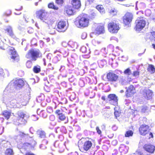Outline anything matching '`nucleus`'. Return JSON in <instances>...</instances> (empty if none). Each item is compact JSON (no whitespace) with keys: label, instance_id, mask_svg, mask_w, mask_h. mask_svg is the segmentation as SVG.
Here are the masks:
<instances>
[{"label":"nucleus","instance_id":"nucleus-40","mask_svg":"<svg viewBox=\"0 0 155 155\" xmlns=\"http://www.w3.org/2000/svg\"><path fill=\"white\" fill-rule=\"evenodd\" d=\"M16 101L15 99L12 100L10 101V104L12 107L15 108L16 107Z\"/></svg>","mask_w":155,"mask_h":155},{"label":"nucleus","instance_id":"nucleus-14","mask_svg":"<svg viewBox=\"0 0 155 155\" xmlns=\"http://www.w3.org/2000/svg\"><path fill=\"white\" fill-rule=\"evenodd\" d=\"M105 32L104 25L103 24L98 25L95 29L94 33L95 35H98L104 34Z\"/></svg>","mask_w":155,"mask_h":155},{"label":"nucleus","instance_id":"nucleus-51","mask_svg":"<svg viewBox=\"0 0 155 155\" xmlns=\"http://www.w3.org/2000/svg\"><path fill=\"white\" fill-rule=\"evenodd\" d=\"M49 119L51 121H53L55 119V117L54 115H51L49 117Z\"/></svg>","mask_w":155,"mask_h":155},{"label":"nucleus","instance_id":"nucleus-17","mask_svg":"<svg viewBox=\"0 0 155 155\" xmlns=\"http://www.w3.org/2000/svg\"><path fill=\"white\" fill-rule=\"evenodd\" d=\"M144 149L147 152L153 153L155 150V146L150 144H146L143 147Z\"/></svg>","mask_w":155,"mask_h":155},{"label":"nucleus","instance_id":"nucleus-44","mask_svg":"<svg viewBox=\"0 0 155 155\" xmlns=\"http://www.w3.org/2000/svg\"><path fill=\"white\" fill-rule=\"evenodd\" d=\"M63 111L62 109H58L56 110L55 111V113L57 115V116H59L62 113H63L62 112Z\"/></svg>","mask_w":155,"mask_h":155},{"label":"nucleus","instance_id":"nucleus-37","mask_svg":"<svg viewBox=\"0 0 155 155\" xmlns=\"http://www.w3.org/2000/svg\"><path fill=\"white\" fill-rule=\"evenodd\" d=\"M38 114L41 117L44 118L48 116L45 110H41Z\"/></svg>","mask_w":155,"mask_h":155},{"label":"nucleus","instance_id":"nucleus-11","mask_svg":"<svg viewBox=\"0 0 155 155\" xmlns=\"http://www.w3.org/2000/svg\"><path fill=\"white\" fill-rule=\"evenodd\" d=\"M125 95L127 97H132L136 93V89L133 85H130L128 87H126Z\"/></svg>","mask_w":155,"mask_h":155},{"label":"nucleus","instance_id":"nucleus-33","mask_svg":"<svg viewBox=\"0 0 155 155\" xmlns=\"http://www.w3.org/2000/svg\"><path fill=\"white\" fill-rule=\"evenodd\" d=\"M44 84L45 86V87H44L45 90L47 92H50V89H48V90H46V88L48 87L49 84V83L47 79H44Z\"/></svg>","mask_w":155,"mask_h":155},{"label":"nucleus","instance_id":"nucleus-61","mask_svg":"<svg viewBox=\"0 0 155 155\" xmlns=\"http://www.w3.org/2000/svg\"><path fill=\"white\" fill-rule=\"evenodd\" d=\"M46 90H48V89H50V87H49V86H48V87L46 88Z\"/></svg>","mask_w":155,"mask_h":155},{"label":"nucleus","instance_id":"nucleus-57","mask_svg":"<svg viewBox=\"0 0 155 155\" xmlns=\"http://www.w3.org/2000/svg\"><path fill=\"white\" fill-rule=\"evenodd\" d=\"M107 136L108 137H109V138H112L113 136V134L110 135H107Z\"/></svg>","mask_w":155,"mask_h":155},{"label":"nucleus","instance_id":"nucleus-43","mask_svg":"<svg viewBox=\"0 0 155 155\" xmlns=\"http://www.w3.org/2000/svg\"><path fill=\"white\" fill-rule=\"evenodd\" d=\"M47 111L49 113H52L53 112V110L52 107L50 106L48 107L47 108Z\"/></svg>","mask_w":155,"mask_h":155},{"label":"nucleus","instance_id":"nucleus-35","mask_svg":"<svg viewBox=\"0 0 155 155\" xmlns=\"http://www.w3.org/2000/svg\"><path fill=\"white\" fill-rule=\"evenodd\" d=\"M48 7L49 8L54 10H58V8L56 6L53 2L49 3L48 5Z\"/></svg>","mask_w":155,"mask_h":155},{"label":"nucleus","instance_id":"nucleus-46","mask_svg":"<svg viewBox=\"0 0 155 155\" xmlns=\"http://www.w3.org/2000/svg\"><path fill=\"white\" fill-rule=\"evenodd\" d=\"M26 66L28 68H30L32 66V63L30 61H28L26 63Z\"/></svg>","mask_w":155,"mask_h":155},{"label":"nucleus","instance_id":"nucleus-47","mask_svg":"<svg viewBox=\"0 0 155 155\" xmlns=\"http://www.w3.org/2000/svg\"><path fill=\"white\" fill-rule=\"evenodd\" d=\"M55 3L58 5H61L64 3L63 0H55Z\"/></svg>","mask_w":155,"mask_h":155},{"label":"nucleus","instance_id":"nucleus-50","mask_svg":"<svg viewBox=\"0 0 155 155\" xmlns=\"http://www.w3.org/2000/svg\"><path fill=\"white\" fill-rule=\"evenodd\" d=\"M28 32L30 34L34 32V29L32 28L29 27L28 28Z\"/></svg>","mask_w":155,"mask_h":155},{"label":"nucleus","instance_id":"nucleus-49","mask_svg":"<svg viewBox=\"0 0 155 155\" xmlns=\"http://www.w3.org/2000/svg\"><path fill=\"white\" fill-rule=\"evenodd\" d=\"M95 1V0H87L86 3L91 5L94 3Z\"/></svg>","mask_w":155,"mask_h":155},{"label":"nucleus","instance_id":"nucleus-56","mask_svg":"<svg viewBox=\"0 0 155 155\" xmlns=\"http://www.w3.org/2000/svg\"><path fill=\"white\" fill-rule=\"evenodd\" d=\"M35 117V116H34V115H32L31 117V118L32 119V120H37L38 119V118H37V119H36V120H35L34 119V118Z\"/></svg>","mask_w":155,"mask_h":155},{"label":"nucleus","instance_id":"nucleus-52","mask_svg":"<svg viewBox=\"0 0 155 155\" xmlns=\"http://www.w3.org/2000/svg\"><path fill=\"white\" fill-rule=\"evenodd\" d=\"M4 71L2 68H0V76L2 75L4 73Z\"/></svg>","mask_w":155,"mask_h":155},{"label":"nucleus","instance_id":"nucleus-13","mask_svg":"<svg viewBox=\"0 0 155 155\" xmlns=\"http://www.w3.org/2000/svg\"><path fill=\"white\" fill-rule=\"evenodd\" d=\"M109 101L112 102L111 104L114 106L118 104V99L117 97L115 94H110L107 96Z\"/></svg>","mask_w":155,"mask_h":155},{"label":"nucleus","instance_id":"nucleus-12","mask_svg":"<svg viewBox=\"0 0 155 155\" xmlns=\"http://www.w3.org/2000/svg\"><path fill=\"white\" fill-rule=\"evenodd\" d=\"M66 24L65 21H59L57 24V30L60 32H63L66 29Z\"/></svg>","mask_w":155,"mask_h":155},{"label":"nucleus","instance_id":"nucleus-7","mask_svg":"<svg viewBox=\"0 0 155 155\" xmlns=\"http://www.w3.org/2000/svg\"><path fill=\"white\" fill-rule=\"evenodd\" d=\"M106 77L107 81L111 84L117 82L119 79V76L112 71L107 74Z\"/></svg>","mask_w":155,"mask_h":155},{"label":"nucleus","instance_id":"nucleus-62","mask_svg":"<svg viewBox=\"0 0 155 155\" xmlns=\"http://www.w3.org/2000/svg\"><path fill=\"white\" fill-rule=\"evenodd\" d=\"M44 65H46V63H45V62L44 63Z\"/></svg>","mask_w":155,"mask_h":155},{"label":"nucleus","instance_id":"nucleus-59","mask_svg":"<svg viewBox=\"0 0 155 155\" xmlns=\"http://www.w3.org/2000/svg\"><path fill=\"white\" fill-rule=\"evenodd\" d=\"M21 12H20L19 13V14H17L15 12V14L16 15H20V14H21Z\"/></svg>","mask_w":155,"mask_h":155},{"label":"nucleus","instance_id":"nucleus-1","mask_svg":"<svg viewBox=\"0 0 155 155\" xmlns=\"http://www.w3.org/2000/svg\"><path fill=\"white\" fill-rule=\"evenodd\" d=\"M89 21V18L87 15L81 14L76 18L74 23L78 28H84L88 26Z\"/></svg>","mask_w":155,"mask_h":155},{"label":"nucleus","instance_id":"nucleus-48","mask_svg":"<svg viewBox=\"0 0 155 155\" xmlns=\"http://www.w3.org/2000/svg\"><path fill=\"white\" fill-rule=\"evenodd\" d=\"M96 130L97 133L99 135H101L102 133L101 130H100L98 127H97L96 128Z\"/></svg>","mask_w":155,"mask_h":155},{"label":"nucleus","instance_id":"nucleus-36","mask_svg":"<svg viewBox=\"0 0 155 155\" xmlns=\"http://www.w3.org/2000/svg\"><path fill=\"white\" fill-rule=\"evenodd\" d=\"M28 134H25L21 131H19V134L17 135V137H18L21 138H23L26 136H28Z\"/></svg>","mask_w":155,"mask_h":155},{"label":"nucleus","instance_id":"nucleus-19","mask_svg":"<svg viewBox=\"0 0 155 155\" xmlns=\"http://www.w3.org/2000/svg\"><path fill=\"white\" fill-rule=\"evenodd\" d=\"M71 3L73 7L75 9H78L81 6L80 0H71Z\"/></svg>","mask_w":155,"mask_h":155},{"label":"nucleus","instance_id":"nucleus-26","mask_svg":"<svg viewBox=\"0 0 155 155\" xmlns=\"http://www.w3.org/2000/svg\"><path fill=\"white\" fill-rule=\"evenodd\" d=\"M5 155H14V152L13 150L11 148H7L4 152Z\"/></svg>","mask_w":155,"mask_h":155},{"label":"nucleus","instance_id":"nucleus-60","mask_svg":"<svg viewBox=\"0 0 155 155\" xmlns=\"http://www.w3.org/2000/svg\"><path fill=\"white\" fill-rule=\"evenodd\" d=\"M33 40H32V41H31V45H34V43H33Z\"/></svg>","mask_w":155,"mask_h":155},{"label":"nucleus","instance_id":"nucleus-20","mask_svg":"<svg viewBox=\"0 0 155 155\" xmlns=\"http://www.w3.org/2000/svg\"><path fill=\"white\" fill-rule=\"evenodd\" d=\"M5 32L7 35L11 37H13L14 35V33L12 27L9 26L5 30Z\"/></svg>","mask_w":155,"mask_h":155},{"label":"nucleus","instance_id":"nucleus-58","mask_svg":"<svg viewBox=\"0 0 155 155\" xmlns=\"http://www.w3.org/2000/svg\"><path fill=\"white\" fill-rule=\"evenodd\" d=\"M124 92V91L123 90H121L120 91V92L121 93H123Z\"/></svg>","mask_w":155,"mask_h":155},{"label":"nucleus","instance_id":"nucleus-2","mask_svg":"<svg viewBox=\"0 0 155 155\" xmlns=\"http://www.w3.org/2000/svg\"><path fill=\"white\" fill-rule=\"evenodd\" d=\"M150 129L148 125L143 124L140 125L139 128V133L140 135L146 136L148 139L153 137V135L150 131Z\"/></svg>","mask_w":155,"mask_h":155},{"label":"nucleus","instance_id":"nucleus-41","mask_svg":"<svg viewBox=\"0 0 155 155\" xmlns=\"http://www.w3.org/2000/svg\"><path fill=\"white\" fill-rule=\"evenodd\" d=\"M58 118L59 120L61 121H63L66 119V117L65 116L64 114L62 113L59 116H58Z\"/></svg>","mask_w":155,"mask_h":155},{"label":"nucleus","instance_id":"nucleus-25","mask_svg":"<svg viewBox=\"0 0 155 155\" xmlns=\"http://www.w3.org/2000/svg\"><path fill=\"white\" fill-rule=\"evenodd\" d=\"M65 12L66 13L69 15H73V11L71 7H67L65 8Z\"/></svg>","mask_w":155,"mask_h":155},{"label":"nucleus","instance_id":"nucleus-42","mask_svg":"<svg viewBox=\"0 0 155 155\" xmlns=\"http://www.w3.org/2000/svg\"><path fill=\"white\" fill-rule=\"evenodd\" d=\"M15 8L17 11H20L22 9V7L20 4H17L15 5Z\"/></svg>","mask_w":155,"mask_h":155},{"label":"nucleus","instance_id":"nucleus-27","mask_svg":"<svg viewBox=\"0 0 155 155\" xmlns=\"http://www.w3.org/2000/svg\"><path fill=\"white\" fill-rule=\"evenodd\" d=\"M147 70V71L151 74H153L155 72V68L154 66L151 64L148 65Z\"/></svg>","mask_w":155,"mask_h":155},{"label":"nucleus","instance_id":"nucleus-10","mask_svg":"<svg viewBox=\"0 0 155 155\" xmlns=\"http://www.w3.org/2000/svg\"><path fill=\"white\" fill-rule=\"evenodd\" d=\"M140 19H137V21L135 27V29L136 31H140L142 30L145 27L146 22L145 20L143 19H141V18H139Z\"/></svg>","mask_w":155,"mask_h":155},{"label":"nucleus","instance_id":"nucleus-6","mask_svg":"<svg viewBox=\"0 0 155 155\" xmlns=\"http://www.w3.org/2000/svg\"><path fill=\"white\" fill-rule=\"evenodd\" d=\"M107 27L109 31L112 34L117 33L120 29L119 24L112 21L108 23Z\"/></svg>","mask_w":155,"mask_h":155},{"label":"nucleus","instance_id":"nucleus-22","mask_svg":"<svg viewBox=\"0 0 155 155\" xmlns=\"http://www.w3.org/2000/svg\"><path fill=\"white\" fill-rule=\"evenodd\" d=\"M34 141L32 140V143H25L23 144V147L25 150H27L28 149H29L30 148L33 147V143Z\"/></svg>","mask_w":155,"mask_h":155},{"label":"nucleus","instance_id":"nucleus-30","mask_svg":"<svg viewBox=\"0 0 155 155\" xmlns=\"http://www.w3.org/2000/svg\"><path fill=\"white\" fill-rule=\"evenodd\" d=\"M117 12V9L114 8H111L109 11V14L113 16L116 15Z\"/></svg>","mask_w":155,"mask_h":155},{"label":"nucleus","instance_id":"nucleus-45","mask_svg":"<svg viewBox=\"0 0 155 155\" xmlns=\"http://www.w3.org/2000/svg\"><path fill=\"white\" fill-rule=\"evenodd\" d=\"M124 73L125 74L130 75L131 74V71L129 68H127L124 71Z\"/></svg>","mask_w":155,"mask_h":155},{"label":"nucleus","instance_id":"nucleus-15","mask_svg":"<svg viewBox=\"0 0 155 155\" xmlns=\"http://www.w3.org/2000/svg\"><path fill=\"white\" fill-rule=\"evenodd\" d=\"M17 120L18 123H21V124H24L26 122V121L25 118L26 117V114L23 112H19L18 114Z\"/></svg>","mask_w":155,"mask_h":155},{"label":"nucleus","instance_id":"nucleus-5","mask_svg":"<svg viewBox=\"0 0 155 155\" xmlns=\"http://www.w3.org/2000/svg\"><path fill=\"white\" fill-rule=\"evenodd\" d=\"M92 139L87 137L84 138L82 142V144L80 145V150L82 152L87 151L91 148L92 145Z\"/></svg>","mask_w":155,"mask_h":155},{"label":"nucleus","instance_id":"nucleus-9","mask_svg":"<svg viewBox=\"0 0 155 155\" xmlns=\"http://www.w3.org/2000/svg\"><path fill=\"white\" fill-rule=\"evenodd\" d=\"M133 19L132 14L127 12L122 17L123 23L125 26H129Z\"/></svg>","mask_w":155,"mask_h":155},{"label":"nucleus","instance_id":"nucleus-34","mask_svg":"<svg viewBox=\"0 0 155 155\" xmlns=\"http://www.w3.org/2000/svg\"><path fill=\"white\" fill-rule=\"evenodd\" d=\"M133 135V132L131 130H129L126 132L125 134V137H129L132 136Z\"/></svg>","mask_w":155,"mask_h":155},{"label":"nucleus","instance_id":"nucleus-32","mask_svg":"<svg viewBox=\"0 0 155 155\" xmlns=\"http://www.w3.org/2000/svg\"><path fill=\"white\" fill-rule=\"evenodd\" d=\"M150 33V37L151 38V39L153 40L154 41V42H155V31L151 32ZM152 46L153 48L155 49V44H152Z\"/></svg>","mask_w":155,"mask_h":155},{"label":"nucleus","instance_id":"nucleus-3","mask_svg":"<svg viewBox=\"0 0 155 155\" xmlns=\"http://www.w3.org/2000/svg\"><path fill=\"white\" fill-rule=\"evenodd\" d=\"M41 57V53L39 50H35L32 48L29 50L25 55L27 58L34 61H36L38 58Z\"/></svg>","mask_w":155,"mask_h":155},{"label":"nucleus","instance_id":"nucleus-54","mask_svg":"<svg viewBox=\"0 0 155 155\" xmlns=\"http://www.w3.org/2000/svg\"><path fill=\"white\" fill-rule=\"evenodd\" d=\"M117 128V127L115 125H114L112 127V129L114 131L116 130Z\"/></svg>","mask_w":155,"mask_h":155},{"label":"nucleus","instance_id":"nucleus-4","mask_svg":"<svg viewBox=\"0 0 155 155\" xmlns=\"http://www.w3.org/2000/svg\"><path fill=\"white\" fill-rule=\"evenodd\" d=\"M36 16L41 20L48 24L52 23L51 19L48 17L47 12L45 10L40 9L36 13Z\"/></svg>","mask_w":155,"mask_h":155},{"label":"nucleus","instance_id":"nucleus-16","mask_svg":"<svg viewBox=\"0 0 155 155\" xmlns=\"http://www.w3.org/2000/svg\"><path fill=\"white\" fill-rule=\"evenodd\" d=\"M153 92L149 89H144L142 92L143 96L147 100H150L152 98Z\"/></svg>","mask_w":155,"mask_h":155},{"label":"nucleus","instance_id":"nucleus-31","mask_svg":"<svg viewBox=\"0 0 155 155\" xmlns=\"http://www.w3.org/2000/svg\"><path fill=\"white\" fill-rule=\"evenodd\" d=\"M33 71L35 73H39L41 71V68L40 66L37 65L34 67Z\"/></svg>","mask_w":155,"mask_h":155},{"label":"nucleus","instance_id":"nucleus-39","mask_svg":"<svg viewBox=\"0 0 155 155\" xmlns=\"http://www.w3.org/2000/svg\"><path fill=\"white\" fill-rule=\"evenodd\" d=\"M132 75L135 78H138L140 75V72L138 70L134 71L132 73Z\"/></svg>","mask_w":155,"mask_h":155},{"label":"nucleus","instance_id":"nucleus-18","mask_svg":"<svg viewBox=\"0 0 155 155\" xmlns=\"http://www.w3.org/2000/svg\"><path fill=\"white\" fill-rule=\"evenodd\" d=\"M15 86L18 88H21L25 85L24 81L21 79H15L14 82Z\"/></svg>","mask_w":155,"mask_h":155},{"label":"nucleus","instance_id":"nucleus-28","mask_svg":"<svg viewBox=\"0 0 155 155\" xmlns=\"http://www.w3.org/2000/svg\"><path fill=\"white\" fill-rule=\"evenodd\" d=\"M96 8L101 14H104L105 12L104 8L102 5H98Z\"/></svg>","mask_w":155,"mask_h":155},{"label":"nucleus","instance_id":"nucleus-64","mask_svg":"<svg viewBox=\"0 0 155 155\" xmlns=\"http://www.w3.org/2000/svg\"><path fill=\"white\" fill-rule=\"evenodd\" d=\"M2 118V119L4 120V118Z\"/></svg>","mask_w":155,"mask_h":155},{"label":"nucleus","instance_id":"nucleus-24","mask_svg":"<svg viewBox=\"0 0 155 155\" xmlns=\"http://www.w3.org/2000/svg\"><path fill=\"white\" fill-rule=\"evenodd\" d=\"M150 111V108L146 105H143L141 107L140 112L142 113H147Z\"/></svg>","mask_w":155,"mask_h":155},{"label":"nucleus","instance_id":"nucleus-21","mask_svg":"<svg viewBox=\"0 0 155 155\" xmlns=\"http://www.w3.org/2000/svg\"><path fill=\"white\" fill-rule=\"evenodd\" d=\"M2 114L4 116L6 119L8 120L10 118L11 116V113L10 111L5 110L2 112Z\"/></svg>","mask_w":155,"mask_h":155},{"label":"nucleus","instance_id":"nucleus-38","mask_svg":"<svg viewBox=\"0 0 155 155\" xmlns=\"http://www.w3.org/2000/svg\"><path fill=\"white\" fill-rule=\"evenodd\" d=\"M118 108V107H116L114 108V114L115 116L116 117V118H117V117H118L120 115V112L119 111H118L117 109V108Z\"/></svg>","mask_w":155,"mask_h":155},{"label":"nucleus","instance_id":"nucleus-29","mask_svg":"<svg viewBox=\"0 0 155 155\" xmlns=\"http://www.w3.org/2000/svg\"><path fill=\"white\" fill-rule=\"evenodd\" d=\"M37 133L41 138H44L46 137V133L43 130H38L37 131Z\"/></svg>","mask_w":155,"mask_h":155},{"label":"nucleus","instance_id":"nucleus-53","mask_svg":"<svg viewBox=\"0 0 155 155\" xmlns=\"http://www.w3.org/2000/svg\"><path fill=\"white\" fill-rule=\"evenodd\" d=\"M25 155H35L34 154L32 153H31L30 152H28L26 153Z\"/></svg>","mask_w":155,"mask_h":155},{"label":"nucleus","instance_id":"nucleus-8","mask_svg":"<svg viewBox=\"0 0 155 155\" xmlns=\"http://www.w3.org/2000/svg\"><path fill=\"white\" fill-rule=\"evenodd\" d=\"M8 52L11 56V58L13 62L18 61L19 60V56L15 48L11 46L8 47Z\"/></svg>","mask_w":155,"mask_h":155},{"label":"nucleus","instance_id":"nucleus-63","mask_svg":"<svg viewBox=\"0 0 155 155\" xmlns=\"http://www.w3.org/2000/svg\"><path fill=\"white\" fill-rule=\"evenodd\" d=\"M103 126H104V128H105V126L104 125H103Z\"/></svg>","mask_w":155,"mask_h":155},{"label":"nucleus","instance_id":"nucleus-55","mask_svg":"<svg viewBox=\"0 0 155 155\" xmlns=\"http://www.w3.org/2000/svg\"><path fill=\"white\" fill-rule=\"evenodd\" d=\"M101 99L103 101H105L106 99V97L105 96H103L101 97Z\"/></svg>","mask_w":155,"mask_h":155},{"label":"nucleus","instance_id":"nucleus-23","mask_svg":"<svg viewBox=\"0 0 155 155\" xmlns=\"http://www.w3.org/2000/svg\"><path fill=\"white\" fill-rule=\"evenodd\" d=\"M129 79H130L129 80L126 81L125 78H121L119 81V82L123 85L127 84H129L130 82L132 81V79L131 78H129Z\"/></svg>","mask_w":155,"mask_h":155}]
</instances>
